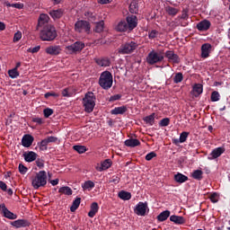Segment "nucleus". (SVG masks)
<instances>
[{
  "mask_svg": "<svg viewBox=\"0 0 230 230\" xmlns=\"http://www.w3.org/2000/svg\"><path fill=\"white\" fill-rule=\"evenodd\" d=\"M210 200L211 202H213L214 204H216V202H218V194L217 193H213L210 195Z\"/></svg>",
  "mask_w": 230,
  "mask_h": 230,
  "instance_id": "obj_57",
  "label": "nucleus"
},
{
  "mask_svg": "<svg viewBox=\"0 0 230 230\" xmlns=\"http://www.w3.org/2000/svg\"><path fill=\"white\" fill-rule=\"evenodd\" d=\"M44 96H45L46 100H48V98H49V96H53L54 98H58V96H60V94L57 93L55 92H49V93H46L44 94Z\"/></svg>",
  "mask_w": 230,
  "mask_h": 230,
  "instance_id": "obj_52",
  "label": "nucleus"
},
{
  "mask_svg": "<svg viewBox=\"0 0 230 230\" xmlns=\"http://www.w3.org/2000/svg\"><path fill=\"white\" fill-rule=\"evenodd\" d=\"M160 127H168L170 125V119L168 118H164L159 122Z\"/></svg>",
  "mask_w": 230,
  "mask_h": 230,
  "instance_id": "obj_50",
  "label": "nucleus"
},
{
  "mask_svg": "<svg viewBox=\"0 0 230 230\" xmlns=\"http://www.w3.org/2000/svg\"><path fill=\"white\" fill-rule=\"evenodd\" d=\"M34 190H39V188H44L48 184V175L46 171H40L36 173V176L33 178L31 182Z\"/></svg>",
  "mask_w": 230,
  "mask_h": 230,
  "instance_id": "obj_4",
  "label": "nucleus"
},
{
  "mask_svg": "<svg viewBox=\"0 0 230 230\" xmlns=\"http://www.w3.org/2000/svg\"><path fill=\"white\" fill-rule=\"evenodd\" d=\"M118 197L121 199V200H130L132 194L128 191L121 190L119 192Z\"/></svg>",
  "mask_w": 230,
  "mask_h": 230,
  "instance_id": "obj_27",
  "label": "nucleus"
},
{
  "mask_svg": "<svg viewBox=\"0 0 230 230\" xmlns=\"http://www.w3.org/2000/svg\"><path fill=\"white\" fill-rule=\"evenodd\" d=\"M111 182H113L114 184H119V177L112 176Z\"/></svg>",
  "mask_w": 230,
  "mask_h": 230,
  "instance_id": "obj_62",
  "label": "nucleus"
},
{
  "mask_svg": "<svg viewBox=\"0 0 230 230\" xmlns=\"http://www.w3.org/2000/svg\"><path fill=\"white\" fill-rule=\"evenodd\" d=\"M82 202V198H75L72 203V206L70 207V211L72 213H75L78 208H80V204Z\"/></svg>",
  "mask_w": 230,
  "mask_h": 230,
  "instance_id": "obj_26",
  "label": "nucleus"
},
{
  "mask_svg": "<svg viewBox=\"0 0 230 230\" xmlns=\"http://www.w3.org/2000/svg\"><path fill=\"white\" fill-rule=\"evenodd\" d=\"M62 96H64L65 98H71V96H73V89L71 87L63 89Z\"/></svg>",
  "mask_w": 230,
  "mask_h": 230,
  "instance_id": "obj_40",
  "label": "nucleus"
},
{
  "mask_svg": "<svg viewBox=\"0 0 230 230\" xmlns=\"http://www.w3.org/2000/svg\"><path fill=\"white\" fill-rule=\"evenodd\" d=\"M204 175V172H202V170H195L192 172V177L196 180V181H202L203 176Z\"/></svg>",
  "mask_w": 230,
  "mask_h": 230,
  "instance_id": "obj_38",
  "label": "nucleus"
},
{
  "mask_svg": "<svg viewBox=\"0 0 230 230\" xmlns=\"http://www.w3.org/2000/svg\"><path fill=\"white\" fill-rule=\"evenodd\" d=\"M57 37H58L57 29L51 24L45 25L40 32V39L43 41L52 42Z\"/></svg>",
  "mask_w": 230,
  "mask_h": 230,
  "instance_id": "obj_2",
  "label": "nucleus"
},
{
  "mask_svg": "<svg viewBox=\"0 0 230 230\" xmlns=\"http://www.w3.org/2000/svg\"><path fill=\"white\" fill-rule=\"evenodd\" d=\"M155 113H152L151 115L145 118V121L146 125H149V127H152L154 123H155Z\"/></svg>",
  "mask_w": 230,
  "mask_h": 230,
  "instance_id": "obj_36",
  "label": "nucleus"
},
{
  "mask_svg": "<svg viewBox=\"0 0 230 230\" xmlns=\"http://www.w3.org/2000/svg\"><path fill=\"white\" fill-rule=\"evenodd\" d=\"M164 60V56L162 53H157L155 50H152L146 58L147 64L154 66V64H159Z\"/></svg>",
  "mask_w": 230,
  "mask_h": 230,
  "instance_id": "obj_8",
  "label": "nucleus"
},
{
  "mask_svg": "<svg viewBox=\"0 0 230 230\" xmlns=\"http://www.w3.org/2000/svg\"><path fill=\"white\" fill-rule=\"evenodd\" d=\"M170 217V210H164L157 216L158 222H164Z\"/></svg>",
  "mask_w": 230,
  "mask_h": 230,
  "instance_id": "obj_30",
  "label": "nucleus"
},
{
  "mask_svg": "<svg viewBox=\"0 0 230 230\" xmlns=\"http://www.w3.org/2000/svg\"><path fill=\"white\" fill-rule=\"evenodd\" d=\"M103 28H105V22L100 21L95 22V28L93 29V31L96 33H102V31H103Z\"/></svg>",
  "mask_w": 230,
  "mask_h": 230,
  "instance_id": "obj_34",
  "label": "nucleus"
},
{
  "mask_svg": "<svg viewBox=\"0 0 230 230\" xmlns=\"http://www.w3.org/2000/svg\"><path fill=\"white\" fill-rule=\"evenodd\" d=\"M158 33L159 32L157 31L153 30L149 32L148 37H149V39H155V37H157Z\"/></svg>",
  "mask_w": 230,
  "mask_h": 230,
  "instance_id": "obj_59",
  "label": "nucleus"
},
{
  "mask_svg": "<svg viewBox=\"0 0 230 230\" xmlns=\"http://www.w3.org/2000/svg\"><path fill=\"white\" fill-rule=\"evenodd\" d=\"M202 91H204L202 84H196L192 88L191 95L195 96V98H198V96H200Z\"/></svg>",
  "mask_w": 230,
  "mask_h": 230,
  "instance_id": "obj_23",
  "label": "nucleus"
},
{
  "mask_svg": "<svg viewBox=\"0 0 230 230\" xmlns=\"http://www.w3.org/2000/svg\"><path fill=\"white\" fill-rule=\"evenodd\" d=\"M0 211L4 218H8L9 220H16L17 218V215L8 210V208H6V205H4V203L0 205Z\"/></svg>",
  "mask_w": 230,
  "mask_h": 230,
  "instance_id": "obj_10",
  "label": "nucleus"
},
{
  "mask_svg": "<svg viewBox=\"0 0 230 230\" xmlns=\"http://www.w3.org/2000/svg\"><path fill=\"white\" fill-rule=\"evenodd\" d=\"M36 165L38 166V168H44V160H42L41 158H38L36 160Z\"/></svg>",
  "mask_w": 230,
  "mask_h": 230,
  "instance_id": "obj_55",
  "label": "nucleus"
},
{
  "mask_svg": "<svg viewBox=\"0 0 230 230\" xmlns=\"http://www.w3.org/2000/svg\"><path fill=\"white\" fill-rule=\"evenodd\" d=\"M111 166H112V161H111V159H106L101 164L100 167H97V170L98 172H103L105 170H109Z\"/></svg>",
  "mask_w": 230,
  "mask_h": 230,
  "instance_id": "obj_24",
  "label": "nucleus"
},
{
  "mask_svg": "<svg viewBox=\"0 0 230 230\" xmlns=\"http://www.w3.org/2000/svg\"><path fill=\"white\" fill-rule=\"evenodd\" d=\"M74 150L78 154H85V152H87V147H85V146H74Z\"/></svg>",
  "mask_w": 230,
  "mask_h": 230,
  "instance_id": "obj_42",
  "label": "nucleus"
},
{
  "mask_svg": "<svg viewBox=\"0 0 230 230\" xmlns=\"http://www.w3.org/2000/svg\"><path fill=\"white\" fill-rule=\"evenodd\" d=\"M49 21V16L46 13H41L38 20V26H42Z\"/></svg>",
  "mask_w": 230,
  "mask_h": 230,
  "instance_id": "obj_33",
  "label": "nucleus"
},
{
  "mask_svg": "<svg viewBox=\"0 0 230 230\" xmlns=\"http://www.w3.org/2000/svg\"><path fill=\"white\" fill-rule=\"evenodd\" d=\"M75 31L89 34L91 32V23L85 20H79L75 23Z\"/></svg>",
  "mask_w": 230,
  "mask_h": 230,
  "instance_id": "obj_6",
  "label": "nucleus"
},
{
  "mask_svg": "<svg viewBox=\"0 0 230 230\" xmlns=\"http://www.w3.org/2000/svg\"><path fill=\"white\" fill-rule=\"evenodd\" d=\"M134 213L138 217H145V203L138 202V204L134 208Z\"/></svg>",
  "mask_w": 230,
  "mask_h": 230,
  "instance_id": "obj_20",
  "label": "nucleus"
},
{
  "mask_svg": "<svg viewBox=\"0 0 230 230\" xmlns=\"http://www.w3.org/2000/svg\"><path fill=\"white\" fill-rule=\"evenodd\" d=\"M37 153L33 151L23 153L24 161H26V163H33V161L37 160Z\"/></svg>",
  "mask_w": 230,
  "mask_h": 230,
  "instance_id": "obj_18",
  "label": "nucleus"
},
{
  "mask_svg": "<svg viewBox=\"0 0 230 230\" xmlns=\"http://www.w3.org/2000/svg\"><path fill=\"white\" fill-rule=\"evenodd\" d=\"M211 44L205 43L201 46V58H208L211 53Z\"/></svg>",
  "mask_w": 230,
  "mask_h": 230,
  "instance_id": "obj_17",
  "label": "nucleus"
},
{
  "mask_svg": "<svg viewBox=\"0 0 230 230\" xmlns=\"http://www.w3.org/2000/svg\"><path fill=\"white\" fill-rule=\"evenodd\" d=\"M49 15L54 19V21H57V19H62L64 16V9H57L49 11Z\"/></svg>",
  "mask_w": 230,
  "mask_h": 230,
  "instance_id": "obj_19",
  "label": "nucleus"
},
{
  "mask_svg": "<svg viewBox=\"0 0 230 230\" xmlns=\"http://www.w3.org/2000/svg\"><path fill=\"white\" fill-rule=\"evenodd\" d=\"M22 39V33L21 31H17L13 36V42H19Z\"/></svg>",
  "mask_w": 230,
  "mask_h": 230,
  "instance_id": "obj_54",
  "label": "nucleus"
},
{
  "mask_svg": "<svg viewBox=\"0 0 230 230\" xmlns=\"http://www.w3.org/2000/svg\"><path fill=\"white\" fill-rule=\"evenodd\" d=\"M7 6H10L12 8H17V10H22L24 8V4L21 3L8 4Z\"/></svg>",
  "mask_w": 230,
  "mask_h": 230,
  "instance_id": "obj_48",
  "label": "nucleus"
},
{
  "mask_svg": "<svg viewBox=\"0 0 230 230\" xmlns=\"http://www.w3.org/2000/svg\"><path fill=\"white\" fill-rule=\"evenodd\" d=\"M171 222H173L174 224H177L179 226H182V224H186V219L181 216H175L172 215L170 217Z\"/></svg>",
  "mask_w": 230,
  "mask_h": 230,
  "instance_id": "obj_25",
  "label": "nucleus"
},
{
  "mask_svg": "<svg viewBox=\"0 0 230 230\" xmlns=\"http://www.w3.org/2000/svg\"><path fill=\"white\" fill-rule=\"evenodd\" d=\"M136 48H137V43L134 41L127 42L122 44L118 51L120 55H130V53H134Z\"/></svg>",
  "mask_w": 230,
  "mask_h": 230,
  "instance_id": "obj_7",
  "label": "nucleus"
},
{
  "mask_svg": "<svg viewBox=\"0 0 230 230\" xmlns=\"http://www.w3.org/2000/svg\"><path fill=\"white\" fill-rule=\"evenodd\" d=\"M226 152V149L224 147H217L215 148L209 155L208 159L212 161V159H218L222 154Z\"/></svg>",
  "mask_w": 230,
  "mask_h": 230,
  "instance_id": "obj_15",
  "label": "nucleus"
},
{
  "mask_svg": "<svg viewBox=\"0 0 230 230\" xmlns=\"http://www.w3.org/2000/svg\"><path fill=\"white\" fill-rule=\"evenodd\" d=\"M174 181L176 182H179L180 184H182V182H186L188 181V176L178 172L177 174L174 175Z\"/></svg>",
  "mask_w": 230,
  "mask_h": 230,
  "instance_id": "obj_29",
  "label": "nucleus"
},
{
  "mask_svg": "<svg viewBox=\"0 0 230 230\" xmlns=\"http://www.w3.org/2000/svg\"><path fill=\"white\" fill-rule=\"evenodd\" d=\"M28 53H39L40 51V45L27 49Z\"/></svg>",
  "mask_w": 230,
  "mask_h": 230,
  "instance_id": "obj_53",
  "label": "nucleus"
},
{
  "mask_svg": "<svg viewBox=\"0 0 230 230\" xmlns=\"http://www.w3.org/2000/svg\"><path fill=\"white\" fill-rule=\"evenodd\" d=\"M94 62L100 67H110L111 66V58L103 57V58H95Z\"/></svg>",
  "mask_w": 230,
  "mask_h": 230,
  "instance_id": "obj_12",
  "label": "nucleus"
},
{
  "mask_svg": "<svg viewBox=\"0 0 230 230\" xmlns=\"http://www.w3.org/2000/svg\"><path fill=\"white\" fill-rule=\"evenodd\" d=\"M82 188L84 191H85V190H88V191H91V190L94 188V182L93 181H86L82 184Z\"/></svg>",
  "mask_w": 230,
  "mask_h": 230,
  "instance_id": "obj_35",
  "label": "nucleus"
},
{
  "mask_svg": "<svg viewBox=\"0 0 230 230\" xmlns=\"http://www.w3.org/2000/svg\"><path fill=\"white\" fill-rule=\"evenodd\" d=\"M165 57L168 59V62H172V64H181V58H179V55L175 54L172 50H167L165 52Z\"/></svg>",
  "mask_w": 230,
  "mask_h": 230,
  "instance_id": "obj_11",
  "label": "nucleus"
},
{
  "mask_svg": "<svg viewBox=\"0 0 230 230\" xmlns=\"http://www.w3.org/2000/svg\"><path fill=\"white\" fill-rule=\"evenodd\" d=\"M83 106L84 108V112L91 114L94 111V107H96V95L94 93L88 92L85 93L83 98Z\"/></svg>",
  "mask_w": 230,
  "mask_h": 230,
  "instance_id": "obj_3",
  "label": "nucleus"
},
{
  "mask_svg": "<svg viewBox=\"0 0 230 230\" xmlns=\"http://www.w3.org/2000/svg\"><path fill=\"white\" fill-rule=\"evenodd\" d=\"M8 75L10 78H17V76H19V71L17 70V68H13L8 71Z\"/></svg>",
  "mask_w": 230,
  "mask_h": 230,
  "instance_id": "obj_44",
  "label": "nucleus"
},
{
  "mask_svg": "<svg viewBox=\"0 0 230 230\" xmlns=\"http://www.w3.org/2000/svg\"><path fill=\"white\" fill-rule=\"evenodd\" d=\"M165 10L169 15L174 16L179 13V9L172 7V6H167Z\"/></svg>",
  "mask_w": 230,
  "mask_h": 230,
  "instance_id": "obj_41",
  "label": "nucleus"
},
{
  "mask_svg": "<svg viewBox=\"0 0 230 230\" xmlns=\"http://www.w3.org/2000/svg\"><path fill=\"white\" fill-rule=\"evenodd\" d=\"M137 26V15H128L125 20L120 21L117 26L115 27V30L117 31H132L134 28Z\"/></svg>",
  "mask_w": 230,
  "mask_h": 230,
  "instance_id": "obj_1",
  "label": "nucleus"
},
{
  "mask_svg": "<svg viewBox=\"0 0 230 230\" xmlns=\"http://www.w3.org/2000/svg\"><path fill=\"white\" fill-rule=\"evenodd\" d=\"M33 123H37V125H43L44 119L42 118H33L32 119Z\"/></svg>",
  "mask_w": 230,
  "mask_h": 230,
  "instance_id": "obj_56",
  "label": "nucleus"
},
{
  "mask_svg": "<svg viewBox=\"0 0 230 230\" xmlns=\"http://www.w3.org/2000/svg\"><path fill=\"white\" fill-rule=\"evenodd\" d=\"M112 74L109 71H104L99 78V85L105 91H109L112 87Z\"/></svg>",
  "mask_w": 230,
  "mask_h": 230,
  "instance_id": "obj_5",
  "label": "nucleus"
},
{
  "mask_svg": "<svg viewBox=\"0 0 230 230\" xmlns=\"http://www.w3.org/2000/svg\"><path fill=\"white\" fill-rule=\"evenodd\" d=\"M199 31H208L211 28V22L208 20H203L197 24Z\"/></svg>",
  "mask_w": 230,
  "mask_h": 230,
  "instance_id": "obj_16",
  "label": "nucleus"
},
{
  "mask_svg": "<svg viewBox=\"0 0 230 230\" xmlns=\"http://www.w3.org/2000/svg\"><path fill=\"white\" fill-rule=\"evenodd\" d=\"M43 114L45 118H49L53 114V109L46 108L43 110Z\"/></svg>",
  "mask_w": 230,
  "mask_h": 230,
  "instance_id": "obj_49",
  "label": "nucleus"
},
{
  "mask_svg": "<svg viewBox=\"0 0 230 230\" xmlns=\"http://www.w3.org/2000/svg\"><path fill=\"white\" fill-rule=\"evenodd\" d=\"M99 209L100 207L98 206V203L93 202L90 207V211L88 212V217H90V218H94Z\"/></svg>",
  "mask_w": 230,
  "mask_h": 230,
  "instance_id": "obj_21",
  "label": "nucleus"
},
{
  "mask_svg": "<svg viewBox=\"0 0 230 230\" xmlns=\"http://www.w3.org/2000/svg\"><path fill=\"white\" fill-rule=\"evenodd\" d=\"M184 80V75H182V73H177L173 77L174 84H181Z\"/></svg>",
  "mask_w": 230,
  "mask_h": 230,
  "instance_id": "obj_43",
  "label": "nucleus"
},
{
  "mask_svg": "<svg viewBox=\"0 0 230 230\" xmlns=\"http://www.w3.org/2000/svg\"><path fill=\"white\" fill-rule=\"evenodd\" d=\"M188 136H190L189 132L183 131L180 135V143H186V139H188Z\"/></svg>",
  "mask_w": 230,
  "mask_h": 230,
  "instance_id": "obj_45",
  "label": "nucleus"
},
{
  "mask_svg": "<svg viewBox=\"0 0 230 230\" xmlns=\"http://www.w3.org/2000/svg\"><path fill=\"white\" fill-rule=\"evenodd\" d=\"M85 48V43L82 41H75L74 44L66 47V51L70 55H74V53H80L82 49Z\"/></svg>",
  "mask_w": 230,
  "mask_h": 230,
  "instance_id": "obj_9",
  "label": "nucleus"
},
{
  "mask_svg": "<svg viewBox=\"0 0 230 230\" xmlns=\"http://www.w3.org/2000/svg\"><path fill=\"white\" fill-rule=\"evenodd\" d=\"M129 12L130 13H137L139 12V5L137 1L134 0L129 4Z\"/></svg>",
  "mask_w": 230,
  "mask_h": 230,
  "instance_id": "obj_32",
  "label": "nucleus"
},
{
  "mask_svg": "<svg viewBox=\"0 0 230 230\" xmlns=\"http://www.w3.org/2000/svg\"><path fill=\"white\" fill-rule=\"evenodd\" d=\"M47 140V142L49 143H57L58 141V137H48L47 138H45Z\"/></svg>",
  "mask_w": 230,
  "mask_h": 230,
  "instance_id": "obj_58",
  "label": "nucleus"
},
{
  "mask_svg": "<svg viewBox=\"0 0 230 230\" xmlns=\"http://www.w3.org/2000/svg\"><path fill=\"white\" fill-rule=\"evenodd\" d=\"M48 145H49V143L46 138L41 140L40 143H38L39 148L41 152H46V150H48Z\"/></svg>",
  "mask_w": 230,
  "mask_h": 230,
  "instance_id": "obj_39",
  "label": "nucleus"
},
{
  "mask_svg": "<svg viewBox=\"0 0 230 230\" xmlns=\"http://www.w3.org/2000/svg\"><path fill=\"white\" fill-rule=\"evenodd\" d=\"M26 225L27 223L24 219H18L11 223V226L16 227V229H19L20 227H26Z\"/></svg>",
  "mask_w": 230,
  "mask_h": 230,
  "instance_id": "obj_28",
  "label": "nucleus"
},
{
  "mask_svg": "<svg viewBox=\"0 0 230 230\" xmlns=\"http://www.w3.org/2000/svg\"><path fill=\"white\" fill-rule=\"evenodd\" d=\"M100 4H109V3H112V0H98Z\"/></svg>",
  "mask_w": 230,
  "mask_h": 230,
  "instance_id": "obj_63",
  "label": "nucleus"
},
{
  "mask_svg": "<svg viewBox=\"0 0 230 230\" xmlns=\"http://www.w3.org/2000/svg\"><path fill=\"white\" fill-rule=\"evenodd\" d=\"M58 192L62 193L63 195H68V196L73 195V190L67 186L59 188Z\"/></svg>",
  "mask_w": 230,
  "mask_h": 230,
  "instance_id": "obj_37",
  "label": "nucleus"
},
{
  "mask_svg": "<svg viewBox=\"0 0 230 230\" xmlns=\"http://www.w3.org/2000/svg\"><path fill=\"white\" fill-rule=\"evenodd\" d=\"M33 141H35V138L33 137V136L27 134L22 137V145L25 148H30V146L33 145Z\"/></svg>",
  "mask_w": 230,
  "mask_h": 230,
  "instance_id": "obj_13",
  "label": "nucleus"
},
{
  "mask_svg": "<svg viewBox=\"0 0 230 230\" xmlns=\"http://www.w3.org/2000/svg\"><path fill=\"white\" fill-rule=\"evenodd\" d=\"M8 186L6 185V183H4V181H0V190H2V191H6Z\"/></svg>",
  "mask_w": 230,
  "mask_h": 230,
  "instance_id": "obj_61",
  "label": "nucleus"
},
{
  "mask_svg": "<svg viewBox=\"0 0 230 230\" xmlns=\"http://www.w3.org/2000/svg\"><path fill=\"white\" fill-rule=\"evenodd\" d=\"M181 19H188V11H186V10L182 11Z\"/></svg>",
  "mask_w": 230,
  "mask_h": 230,
  "instance_id": "obj_64",
  "label": "nucleus"
},
{
  "mask_svg": "<svg viewBox=\"0 0 230 230\" xmlns=\"http://www.w3.org/2000/svg\"><path fill=\"white\" fill-rule=\"evenodd\" d=\"M211 102H218V100H220V93H218V92L217 91H214L212 93H211Z\"/></svg>",
  "mask_w": 230,
  "mask_h": 230,
  "instance_id": "obj_46",
  "label": "nucleus"
},
{
  "mask_svg": "<svg viewBox=\"0 0 230 230\" xmlns=\"http://www.w3.org/2000/svg\"><path fill=\"white\" fill-rule=\"evenodd\" d=\"M18 170L22 175H24L28 172V167L24 166V164H20L18 166Z\"/></svg>",
  "mask_w": 230,
  "mask_h": 230,
  "instance_id": "obj_47",
  "label": "nucleus"
},
{
  "mask_svg": "<svg viewBox=\"0 0 230 230\" xmlns=\"http://www.w3.org/2000/svg\"><path fill=\"white\" fill-rule=\"evenodd\" d=\"M127 112V106L116 107L111 110V114L118 116V114H125Z\"/></svg>",
  "mask_w": 230,
  "mask_h": 230,
  "instance_id": "obj_31",
  "label": "nucleus"
},
{
  "mask_svg": "<svg viewBox=\"0 0 230 230\" xmlns=\"http://www.w3.org/2000/svg\"><path fill=\"white\" fill-rule=\"evenodd\" d=\"M124 143L126 146H129L130 148H136V146H139L141 145V142H139L137 138H129Z\"/></svg>",
  "mask_w": 230,
  "mask_h": 230,
  "instance_id": "obj_22",
  "label": "nucleus"
},
{
  "mask_svg": "<svg viewBox=\"0 0 230 230\" xmlns=\"http://www.w3.org/2000/svg\"><path fill=\"white\" fill-rule=\"evenodd\" d=\"M47 55L57 56L62 52V49L58 45L49 46L45 49Z\"/></svg>",
  "mask_w": 230,
  "mask_h": 230,
  "instance_id": "obj_14",
  "label": "nucleus"
},
{
  "mask_svg": "<svg viewBox=\"0 0 230 230\" xmlns=\"http://www.w3.org/2000/svg\"><path fill=\"white\" fill-rule=\"evenodd\" d=\"M118 100H121V94H115L110 97V102H116Z\"/></svg>",
  "mask_w": 230,
  "mask_h": 230,
  "instance_id": "obj_60",
  "label": "nucleus"
},
{
  "mask_svg": "<svg viewBox=\"0 0 230 230\" xmlns=\"http://www.w3.org/2000/svg\"><path fill=\"white\" fill-rule=\"evenodd\" d=\"M154 157H157V154H155V152L153 151L146 155V161H152Z\"/></svg>",
  "mask_w": 230,
  "mask_h": 230,
  "instance_id": "obj_51",
  "label": "nucleus"
}]
</instances>
